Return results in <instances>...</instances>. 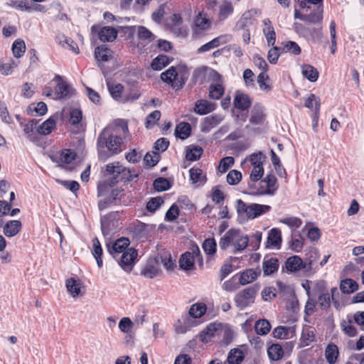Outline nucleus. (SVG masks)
I'll use <instances>...</instances> for the list:
<instances>
[{"mask_svg": "<svg viewBox=\"0 0 364 364\" xmlns=\"http://www.w3.org/2000/svg\"><path fill=\"white\" fill-rule=\"evenodd\" d=\"M105 175L110 176V178L98 185V196H105L109 188L119 181L124 183L136 182L139 177V173H136L134 170L122 166L118 161L106 165Z\"/></svg>", "mask_w": 364, "mask_h": 364, "instance_id": "1", "label": "nucleus"}, {"mask_svg": "<svg viewBox=\"0 0 364 364\" xmlns=\"http://www.w3.org/2000/svg\"><path fill=\"white\" fill-rule=\"evenodd\" d=\"M122 138L114 134L112 128H104L99 134L97 141L99 159L105 161L112 156L120 153L122 151Z\"/></svg>", "mask_w": 364, "mask_h": 364, "instance_id": "2", "label": "nucleus"}, {"mask_svg": "<svg viewBox=\"0 0 364 364\" xmlns=\"http://www.w3.org/2000/svg\"><path fill=\"white\" fill-rule=\"evenodd\" d=\"M235 208L238 215H245L248 219H255L268 213L271 210V206L258 203L247 205L242 200L237 199Z\"/></svg>", "mask_w": 364, "mask_h": 364, "instance_id": "3", "label": "nucleus"}, {"mask_svg": "<svg viewBox=\"0 0 364 364\" xmlns=\"http://www.w3.org/2000/svg\"><path fill=\"white\" fill-rule=\"evenodd\" d=\"M230 330L225 328L220 323H211L201 332L200 340L203 342L208 343L211 338L220 337L230 334Z\"/></svg>", "mask_w": 364, "mask_h": 364, "instance_id": "4", "label": "nucleus"}, {"mask_svg": "<svg viewBox=\"0 0 364 364\" xmlns=\"http://www.w3.org/2000/svg\"><path fill=\"white\" fill-rule=\"evenodd\" d=\"M137 255V251L134 248L130 247L119 255L116 260L124 270L130 272L133 268Z\"/></svg>", "mask_w": 364, "mask_h": 364, "instance_id": "5", "label": "nucleus"}, {"mask_svg": "<svg viewBox=\"0 0 364 364\" xmlns=\"http://www.w3.org/2000/svg\"><path fill=\"white\" fill-rule=\"evenodd\" d=\"M130 241L129 238L122 237L117 239L112 244H107V247L108 252L114 258V259H117V257L129 248L128 247Z\"/></svg>", "mask_w": 364, "mask_h": 364, "instance_id": "6", "label": "nucleus"}, {"mask_svg": "<svg viewBox=\"0 0 364 364\" xmlns=\"http://www.w3.org/2000/svg\"><path fill=\"white\" fill-rule=\"evenodd\" d=\"M124 196V190L119 188L112 189L109 195L104 199L98 202V207L100 210L106 209L109 205L119 204L122 196Z\"/></svg>", "mask_w": 364, "mask_h": 364, "instance_id": "7", "label": "nucleus"}, {"mask_svg": "<svg viewBox=\"0 0 364 364\" xmlns=\"http://www.w3.org/2000/svg\"><path fill=\"white\" fill-rule=\"evenodd\" d=\"M54 80L58 81L55 87V91L58 98H67L71 97L73 95L74 90L66 82L63 80V78L60 75H55Z\"/></svg>", "mask_w": 364, "mask_h": 364, "instance_id": "8", "label": "nucleus"}, {"mask_svg": "<svg viewBox=\"0 0 364 364\" xmlns=\"http://www.w3.org/2000/svg\"><path fill=\"white\" fill-rule=\"evenodd\" d=\"M224 117L221 114H212L203 119L200 124V130L203 133L209 132L213 128L217 127Z\"/></svg>", "mask_w": 364, "mask_h": 364, "instance_id": "9", "label": "nucleus"}, {"mask_svg": "<svg viewBox=\"0 0 364 364\" xmlns=\"http://www.w3.org/2000/svg\"><path fill=\"white\" fill-rule=\"evenodd\" d=\"M266 119L264 113V107L262 104H255L250 113V122L252 124L259 125L262 124Z\"/></svg>", "mask_w": 364, "mask_h": 364, "instance_id": "10", "label": "nucleus"}, {"mask_svg": "<svg viewBox=\"0 0 364 364\" xmlns=\"http://www.w3.org/2000/svg\"><path fill=\"white\" fill-rule=\"evenodd\" d=\"M240 230L231 228L220 238L219 247L221 250H225L228 247L233 245V242L239 236Z\"/></svg>", "mask_w": 364, "mask_h": 364, "instance_id": "11", "label": "nucleus"}, {"mask_svg": "<svg viewBox=\"0 0 364 364\" xmlns=\"http://www.w3.org/2000/svg\"><path fill=\"white\" fill-rule=\"evenodd\" d=\"M215 108V103L206 100H199L196 102L193 111L199 115H205L214 111Z\"/></svg>", "mask_w": 364, "mask_h": 364, "instance_id": "12", "label": "nucleus"}, {"mask_svg": "<svg viewBox=\"0 0 364 364\" xmlns=\"http://www.w3.org/2000/svg\"><path fill=\"white\" fill-rule=\"evenodd\" d=\"M22 228V223L20 220H12L6 223L4 225L3 233L7 237L16 236Z\"/></svg>", "mask_w": 364, "mask_h": 364, "instance_id": "13", "label": "nucleus"}, {"mask_svg": "<svg viewBox=\"0 0 364 364\" xmlns=\"http://www.w3.org/2000/svg\"><path fill=\"white\" fill-rule=\"evenodd\" d=\"M303 288L306 290L307 296H310V290L312 288L313 290H317L318 296H328L327 294L323 293V291L325 288V282L323 281H319L318 282H313L311 281L306 280L301 284Z\"/></svg>", "mask_w": 364, "mask_h": 364, "instance_id": "14", "label": "nucleus"}, {"mask_svg": "<svg viewBox=\"0 0 364 364\" xmlns=\"http://www.w3.org/2000/svg\"><path fill=\"white\" fill-rule=\"evenodd\" d=\"M159 272V263L156 261V258L149 259L141 269V274L147 278H154Z\"/></svg>", "mask_w": 364, "mask_h": 364, "instance_id": "15", "label": "nucleus"}, {"mask_svg": "<svg viewBox=\"0 0 364 364\" xmlns=\"http://www.w3.org/2000/svg\"><path fill=\"white\" fill-rule=\"evenodd\" d=\"M263 23L264 25L263 33L267 39V45L269 46H273L276 41V33L272 26V22L269 18H265L263 21Z\"/></svg>", "mask_w": 364, "mask_h": 364, "instance_id": "16", "label": "nucleus"}, {"mask_svg": "<svg viewBox=\"0 0 364 364\" xmlns=\"http://www.w3.org/2000/svg\"><path fill=\"white\" fill-rule=\"evenodd\" d=\"M263 272L265 276L270 275L278 270L279 261L276 257H265L263 261Z\"/></svg>", "mask_w": 364, "mask_h": 364, "instance_id": "17", "label": "nucleus"}, {"mask_svg": "<svg viewBox=\"0 0 364 364\" xmlns=\"http://www.w3.org/2000/svg\"><path fill=\"white\" fill-rule=\"evenodd\" d=\"M282 243L281 231L277 228H272L268 235L266 242V247H276L278 249Z\"/></svg>", "mask_w": 364, "mask_h": 364, "instance_id": "18", "label": "nucleus"}, {"mask_svg": "<svg viewBox=\"0 0 364 364\" xmlns=\"http://www.w3.org/2000/svg\"><path fill=\"white\" fill-rule=\"evenodd\" d=\"M252 104L250 97L244 93H237L234 98L235 107L240 110L247 109Z\"/></svg>", "mask_w": 364, "mask_h": 364, "instance_id": "19", "label": "nucleus"}, {"mask_svg": "<svg viewBox=\"0 0 364 364\" xmlns=\"http://www.w3.org/2000/svg\"><path fill=\"white\" fill-rule=\"evenodd\" d=\"M117 30L110 26H105L98 33V37L102 42H112L116 39Z\"/></svg>", "mask_w": 364, "mask_h": 364, "instance_id": "20", "label": "nucleus"}, {"mask_svg": "<svg viewBox=\"0 0 364 364\" xmlns=\"http://www.w3.org/2000/svg\"><path fill=\"white\" fill-rule=\"evenodd\" d=\"M359 285L352 279H345L341 281L340 290L344 294H350L358 290Z\"/></svg>", "mask_w": 364, "mask_h": 364, "instance_id": "21", "label": "nucleus"}, {"mask_svg": "<svg viewBox=\"0 0 364 364\" xmlns=\"http://www.w3.org/2000/svg\"><path fill=\"white\" fill-rule=\"evenodd\" d=\"M195 262L193 251L192 252H186L179 259V266L182 269L191 270L193 269Z\"/></svg>", "mask_w": 364, "mask_h": 364, "instance_id": "22", "label": "nucleus"}, {"mask_svg": "<svg viewBox=\"0 0 364 364\" xmlns=\"http://www.w3.org/2000/svg\"><path fill=\"white\" fill-rule=\"evenodd\" d=\"M286 267L289 271L296 272L305 268L303 260L299 256H292L287 259Z\"/></svg>", "mask_w": 364, "mask_h": 364, "instance_id": "23", "label": "nucleus"}, {"mask_svg": "<svg viewBox=\"0 0 364 364\" xmlns=\"http://www.w3.org/2000/svg\"><path fill=\"white\" fill-rule=\"evenodd\" d=\"M210 26V21L205 17H203L201 14H199L195 19V28L193 32L195 34H200V31H206Z\"/></svg>", "mask_w": 364, "mask_h": 364, "instance_id": "24", "label": "nucleus"}, {"mask_svg": "<svg viewBox=\"0 0 364 364\" xmlns=\"http://www.w3.org/2000/svg\"><path fill=\"white\" fill-rule=\"evenodd\" d=\"M267 354L270 360L277 361L282 358L284 350L279 343H273L267 348Z\"/></svg>", "mask_w": 364, "mask_h": 364, "instance_id": "25", "label": "nucleus"}, {"mask_svg": "<svg viewBox=\"0 0 364 364\" xmlns=\"http://www.w3.org/2000/svg\"><path fill=\"white\" fill-rule=\"evenodd\" d=\"M191 134V127L188 122L179 123L175 129V135L181 139H187Z\"/></svg>", "mask_w": 364, "mask_h": 364, "instance_id": "26", "label": "nucleus"}, {"mask_svg": "<svg viewBox=\"0 0 364 364\" xmlns=\"http://www.w3.org/2000/svg\"><path fill=\"white\" fill-rule=\"evenodd\" d=\"M302 75L310 82H316L318 78V72L316 68L309 64H304L301 66Z\"/></svg>", "mask_w": 364, "mask_h": 364, "instance_id": "27", "label": "nucleus"}, {"mask_svg": "<svg viewBox=\"0 0 364 364\" xmlns=\"http://www.w3.org/2000/svg\"><path fill=\"white\" fill-rule=\"evenodd\" d=\"M339 355L338 348L334 343H329L325 350V357L329 364H334Z\"/></svg>", "mask_w": 364, "mask_h": 364, "instance_id": "28", "label": "nucleus"}, {"mask_svg": "<svg viewBox=\"0 0 364 364\" xmlns=\"http://www.w3.org/2000/svg\"><path fill=\"white\" fill-rule=\"evenodd\" d=\"M92 254L93 257L95 258L97 266L101 267L102 266V248L101 244L97 237H95L92 240Z\"/></svg>", "mask_w": 364, "mask_h": 364, "instance_id": "29", "label": "nucleus"}, {"mask_svg": "<svg viewBox=\"0 0 364 364\" xmlns=\"http://www.w3.org/2000/svg\"><path fill=\"white\" fill-rule=\"evenodd\" d=\"M55 124V120L50 117L37 127V133L41 135H48L51 133Z\"/></svg>", "mask_w": 364, "mask_h": 364, "instance_id": "30", "label": "nucleus"}, {"mask_svg": "<svg viewBox=\"0 0 364 364\" xmlns=\"http://www.w3.org/2000/svg\"><path fill=\"white\" fill-rule=\"evenodd\" d=\"M171 63L169 58L166 55H159L151 63L154 70H161Z\"/></svg>", "mask_w": 364, "mask_h": 364, "instance_id": "31", "label": "nucleus"}, {"mask_svg": "<svg viewBox=\"0 0 364 364\" xmlns=\"http://www.w3.org/2000/svg\"><path fill=\"white\" fill-rule=\"evenodd\" d=\"M38 121L36 119H31L23 127V132L28 136V139L33 142H36L38 139L37 134L34 132V129H36Z\"/></svg>", "mask_w": 364, "mask_h": 364, "instance_id": "32", "label": "nucleus"}, {"mask_svg": "<svg viewBox=\"0 0 364 364\" xmlns=\"http://www.w3.org/2000/svg\"><path fill=\"white\" fill-rule=\"evenodd\" d=\"M262 181L267 183V189L261 192L260 194L273 195L277 188L274 187L277 183L276 177L272 174H268Z\"/></svg>", "mask_w": 364, "mask_h": 364, "instance_id": "33", "label": "nucleus"}, {"mask_svg": "<svg viewBox=\"0 0 364 364\" xmlns=\"http://www.w3.org/2000/svg\"><path fill=\"white\" fill-rule=\"evenodd\" d=\"M47 105L43 102L38 104H31L28 106V112L33 116H42L47 112Z\"/></svg>", "mask_w": 364, "mask_h": 364, "instance_id": "34", "label": "nucleus"}, {"mask_svg": "<svg viewBox=\"0 0 364 364\" xmlns=\"http://www.w3.org/2000/svg\"><path fill=\"white\" fill-rule=\"evenodd\" d=\"M259 273L260 271L257 272V271L252 269H247L246 271L243 272L240 277V284L242 285H245L253 282L255 279H257Z\"/></svg>", "mask_w": 364, "mask_h": 364, "instance_id": "35", "label": "nucleus"}, {"mask_svg": "<svg viewBox=\"0 0 364 364\" xmlns=\"http://www.w3.org/2000/svg\"><path fill=\"white\" fill-rule=\"evenodd\" d=\"M249 245V237L247 235L240 236L239 235L238 237L233 242V250L232 251V253L236 254L237 252H241L244 250L247 245Z\"/></svg>", "mask_w": 364, "mask_h": 364, "instance_id": "36", "label": "nucleus"}, {"mask_svg": "<svg viewBox=\"0 0 364 364\" xmlns=\"http://www.w3.org/2000/svg\"><path fill=\"white\" fill-rule=\"evenodd\" d=\"M245 354L243 351L238 348L232 349L230 351L228 356L229 364H240L244 359Z\"/></svg>", "mask_w": 364, "mask_h": 364, "instance_id": "37", "label": "nucleus"}, {"mask_svg": "<svg viewBox=\"0 0 364 364\" xmlns=\"http://www.w3.org/2000/svg\"><path fill=\"white\" fill-rule=\"evenodd\" d=\"M111 50L105 46H98L95 48V55L97 61L107 62L110 58Z\"/></svg>", "mask_w": 364, "mask_h": 364, "instance_id": "38", "label": "nucleus"}, {"mask_svg": "<svg viewBox=\"0 0 364 364\" xmlns=\"http://www.w3.org/2000/svg\"><path fill=\"white\" fill-rule=\"evenodd\" d=\"M224 87L221 83L211 84L209 87V97L213 100H219L224 94Z\"/></svg>", "mask_w": 364, "mask_h": 364, "instance_id": "39", "label": "nucleus"}, {"mask_svg": "<svg viewBox=\"0 0 364 364\" xmlns=\"http://www.w3.org/2000/svg\"><path fill=\"white\" fill-rule=\"evenodd\" d=\"M176 69L173 66H171L168 70H166L161 74V80L171 85V87L173 86V83L174 82V80H176Z\"/></svg>", "mask_w": 364, "mask_h": 364, "instance_id": "40", "label": "nucleus"}, {"mask_svg": "<svg viewBox=\"0 0 364 364\" xmlns=\"http://www.w3.org/2000/svg\"><path fill=\"white\" fill-rule=\"evenodd\" d=\"M11 50L16 58H21L23 55L26 51V45L24 41L21 39L16 40L12 44Z\"/></svg>", "mask_w": 364, "mask_h": 364, "instance_id": "41", "label": "nucleus"}, {"mask_svg": "<svg viewBox=\"0 0 364 364\" xmlns=\"http://www.w3.org/2000/svg\"><path fill=\"white\" fill-rule=\"evenodd\" d=\"M257 80L261 90L269 92L272 90V85L269 83L270 79L268 75L260 73L257 76Z\"/></svg>", "mask_w": 364, "mask_h": 364, "instance_id": "42", "label": "nucleus"}, {"mask_svg": "<svg viewBox=\"0 0 364 364\" xmlns=\"http://www.w3.org/2000/svg\"><path fill=\"white\" fill-rule=\"evenodd\" d=\"M255 329L257 334L262 336L266 335L269 332L271 325L266 319L259 320L255 323Z\"/></svg>", "mask_w": 364, "mask_h": 364, "instance_id": "43", "label": "nucleus"}, {"mask_svg": "<svg viewBox=\"0 0 364 364\" xmlns=\"http://www.w3.org/2000/svg\"><path fill=\"white\" fill-rule=\"evenodd\" d=\"M203 151V149L199 146L188 148L186 149V158L191 161H197L200 158Z\"/></svg>", "mask_w": 364, "mask_h": 364, "instance_id": "44", "label": "nucleus"}, {"mask_svg": "<svg viewBox=\"0 0 364 364\" xmlns=\"http://www.w3.org/2000/svg\"><path fill=\"white\" fill-rule=\"evenodd\" d=\"M206 311V305L204 304L196 303L193 304L189 309V314L193 318H200Z\"/></svg>", "mask_w": 364, "mask_h": 364, "instance_id": "45", "label": "nucleus"}, {"mask_svg": "<svg viewBox=\"0 0 364 364\" xmlns=\"http://www.w3.org/2000/svg\"><path fill=\"white\" fill-rule=\"evenodd\" d=\"M153 186L154 189L158 192L167 191L171 186L169 181L167 178L163 177H159L155 179Z\"/></svg>", "mask_w": 364, "mask_h": 364, "instance_id": "46", "label": "nucleus"}, {"mask_svg": "<svg viewBox=\"0 0 364 364\" xmlns=\"http://www.w3.org/2000/svg\"><path fill=\"white\" fill-rule=\"evenodd\" d=\"M108 90L111 95V96L117 101H119L122 102V99H123V97L122 96V94L124 90V87L122 85L118 83L113 85H108Z\"/></svg>", "mask_w": 364, "mask_h": 364, "instance_id": "47", "label": "nucleus"}, {"mask_svg": "<svg viewBox=\"0 0 364 364\" xmlns=\"http://www.w3.org/2000/svg\"><path fill=\"white\" fill-rule=\"evenodd\" d=\"M283 45L284 47L282 48V52H289L295 55H299L301 52V48L294 41H289L284 43Z\"/></svg>", "mask_w": 364, "mask_h": 364, "instance_id": "48", "label": "nucleus"}, {"mask_svg": "<svg viewBox=\"0 0 364 364\" xmlns=\"http://www.w3.org/2000/svg\"><path fill=\"white\" fill-rule=\"evenodd\" d=\"M304 105L306 107L313 109L314 108L315 114L318 112L320 107V99L314 94H311L306 100Z\"/></svg>", "mask_w": 364, "mask_h": 364, "instance_id": "49", "label": "nucleus"}, {"mask_svg": "<svg viewBox=\"0 0 364 364\" xmlns=\"http://www.w3.org/2000/svg\"><path fill=\"white\" fill-rule=\"evenodd\" d=\"M190 179L193 183H204L206 181L205 176H202L203 171L198 168H191L189 171Z\"/></svg>", "mask_w": 364, "mask_h": 364, "instance_id": "50", "label": "nucleus"}, {"mask_svg": "<svg viewBox=\"0 0 364 364\" xmlns=\"http://www.w3.org/2000/svg\"><path fill=\"white\" fill-rule=\"evenodd\" d=\"M66 287L73 296H77L80 292V282L73 277L66 280Z\"/></svg>", "mask_w": 364, "mask_h": 364, "instance_id": "51", "label": "nucleus"}, {"mask_svg": "<svg viewBox=\"0 0 364 364\" xmlns=\"http://www.w3.org/2000/svg\"><path fill=\"white\" fill-rule=\"evenodd\" d=\"M305 21L309 23L320 22L323 18V9L318 6L316 10L305 16Z\"/></svg>", "mask_w": 364, "mask_h": 364, "instance_id": "52", "label": "nucleus"}, {"mask_svg": "<svg viewBox=\"0 0 364 364\" xmlns=\"http://www.w3.org/2000/svg\"><path fill=\"white\" fill-rule=\"evenodd\" d=\"M233 11V6L231 2L225 1L220 6L219 18L220 20L225 19Z\"/></svg>", "mask_w": 364, "mask_h": 364, "instance_id": "53", "label": "nucleus"}, {"mask_svg": "<svg viewBox=\"0 0 364 364\" xmlns=\"http://www.w3.org/2000/svg\"><path fill=\"white\" fill-rule=\"evenodd\" d=\"M242 173L237 170H231L226 176L228 184L234 186L238 184L242 180Z\"/></svg>", "mask_w": 364, "mask_h": 364, "instance_id": "54", "label": "nucleus"}, {"mask_svg": "<svg viewBox=\"0 0 364 364\" xmlns=\"http://www.w3.org/2000/svg\"><path fill=\"white\" fill-rule=\"evenodd\" d=\"M202 247L207 255H213L216 252L217 245L214 238H208L204 240Z\"/></svg>", "mask_w": 364, "mask_h": 364, "instance_id": "55", "label": "nucleus"}, {"mask_svg": "<svg viewBox=\"0 0 364 364\" xmlns=\"http://www.w3.org/2000/svg\"><path fill=\"white\" fill-rule=\"evenodd\" d=\"M279 222L288 225L291 228H298L302 224V221L300 218L293 216L281 218L279 219Z\"/></svg>", "mask_w": 364, "mask_h": 364, "instance_id": "56", "label": "nucleus"}, {"mask_svg": "<svg viewBox=\"0 0 364 364\" xmlns=\"http://www.w3.org/2000/svg\"><path fill=\"white\" fill-rule=\"evenodd\" d=\"M159 160V154L158 152L154 151V155L147 153L144 157V164L146 168H151L158 163Z\"/></svg>", "mask_w": 364, "mask_h": 364, "instance_id": "57", "label": "nucleus"}, {"mask_svg": "<svg viewBox=\"0 0 364 364\" xmlns=\"http://www.w3.org/2000/svg\"><path fill=\"white\" fill-rule=\"evenodd\" d=\"M254 302V297H235V306L241 311Z\"/></svg>", "mask_w": 364, "mask_h": 364, "instance_id": "58", "label": "nucleus"}, {"mask_svg": "<svg viewBox=\"0 0 364 364\" xmlns=\"http://www.w3.org/2000/svg\"><path fill=\"white\" fill-rule=\"evenodd\" d=\"M156 258L159 264H162L167 270H172L174 267H176V263L172 260L170 256L163 257L161 255H158Z\"/></svg>", "mask_w": 364, "mask_h": 364, "instance_id": "59", "label": "nucleus"}, {"mask_svg": "<svg viewBox=\"0 0 364 364\" xmlns=\"http://www.w3.org/2000/svg\"><path fill=\"white\" fill-rule=\"evenodd\" d=\"M163 203L164 200L161 197L151 198L146 203V210L154 213Z\"/></svg>", "mask_w": 364, "mask_h": 364, "instance_id": "60", "label": "nucleus"}, {"mask_svg": "<svg viewBox=\"0 0 364 364\" xmlns=\"http://www.w3.org/2000/svg\"><path fill=\"white\" fill-rule=\"evenodd\" d=\"M264 174V168L262 165H257L253 168L250 175V179L252 182L259 181Z\"/></svg>", "mask_w": 364, "mask_h": 364, "instance_id": "61", "label": "nucleus"}, {"mask_svg": "<svg viewBox=\"0 0 364 364\" xmlns=\"http://www.w3.org/2000/svg\"><path fill=\"white\" fill-rule=\"evenodd\" d=\"M82 118V111L80 109L75 108L70 112L69 122L73 125L78 124Z\"/></svg>", "mask_w": 364, "mask_h": 364, "instance_id": "62", "label": "nucleus"}, {"mask_svg": "<svg viewBox=\"0 0 364 364\" xmlns=\"http://www.w3.org/2000/svg\"><path fill=\"white\" fill-rule=\"evenodd\" d=\"M279 51H282V48L274 46L268 51L267 59L272 64H276L279 56Z\"/></svg>", "mask_w": 364, "mask_h": 364, "instance_id": "63", "label": "nucleus"}, {"mask_svg": "<svg viewBox=\"0 0 364 364\" xmlns=\"http://www.w3.org/2000/svg\"><path fill=\"white\" fill-rule=\"evenodd\" d=\"M262 236V233L257 231L249 237L250 245L252 247L253 250H256L259 247Z\"/></svg>", "mask_w": 364, "mask_h": 364, "instance_id": "64", "label": "nucleus"}]
</instances>
